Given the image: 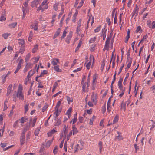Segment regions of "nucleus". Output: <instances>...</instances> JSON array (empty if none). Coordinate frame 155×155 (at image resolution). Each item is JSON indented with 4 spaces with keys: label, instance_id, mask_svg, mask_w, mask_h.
Listing matches in <instances>:
<instances>
[{
    "label": "nucleus",
    "instance_id": "40",
    "mask_svg": "<svg viewBox=\"0 0 155 155\" xmlns=\"http://www.w3.org/2000/svg\"><path fill=\"white\" fill-rule=\"evenodd\" d=\"M30 56L31 54L30 53H29L28 54L26 55L25 59V61H27L28 60H29Z\"/></svg>",
    "mask_w": 155,
    "mask_h": 155
},
{
    "label": "nucleus",
    "instance_id": "60",
    "mask_svg": "<svg viewBox=\"0 0 155 155\" xmlns=\"http://www.w3.org/2000/svg\"><path fill=\"white\" fill-rule=\"evenodd\" d=\"M148 36H147V35H144L143 38L140 41V42H142L144 40H145L147 38Z\"/></svg>",
    "mask_w": 155,
    "mask_h": 155
},
{
    "label": "nucleus",
    "instance_id": "10",
    "mask_svg": "<svg viewBox=\"0 0 155 155\" xmlns=\"http://www.w3.org/2000/svg\"><path fill=\"white\" fill-rule=\"evenodd\" d=\"M59 60L58 59L53 58L51 61V63L54 66L57 65V64L59 63Z\"/></svg>",
    "mask_w": 155,
    "mask_h": 155
},
{
    "label": "nucleus",
    "instance_id": "63",
    "mask_svg": "<svg viewBox=\"0 0 155 155\" xmlns=\"http://www.w3.org/2000/svg\"><path fill=\"white\" fill-rule=\"evenodd\" d=\"M91 62H89L87 64V65H86V67L87 68V69H90V66L91 65Z\"/></svg>",
    "mask_w": 155,
    "mask_h": 155
},
{
    "label": "nucleus",
    "instance_id": "54",
    "mask_svg": "<svg viewBox=\"0 0 155 155\" xmlns=\"http://www.w3.org/2000/svg\"><path fill=\"white\" fill-rule=\"evenodd\" d=\"M97 79V74H94L93 76V84H94V83L95 81Z\"/></svg>",
    "mask_w": 155,
    "mask_h": 155
},
{
    "label": "nucleus",
    "instance_id": "57",
    "mask_svg": "<svg viewBox=\"0 0 155 155\" xmlns=\"http://www.w3.org/2000/svg\"><path fill=\"white\" fill-rule=\"evenodd\" d=\"M117 13L116 12L115 13V16L114 18V23L116 24L117 23Z\"/></svg>",
    "mask_w": 155,
    "mask_h": 155
},
{
    "label": "nucleus",
    "instance_id": "25",
    "mask_svg": "<svg viewBox=\"0 0 155 155\" xmlns=\"http://www.w3.org/2000/svg\"><path fill=\"white\" fill-rule=\"evenodd\" d=\"M106 31H107V29H105V28H104V29H102L101 35L106 36Z\"/></svg>",
    "mask_w": 155,
    "mask_h": 155
},
{
    "label": "nucleus",
    "instance_id": "3",
    "mask_svg": "<svg viewBox=\"0 0 155 155\" xmlns=\"http://www.w3.org/2000/svg\"><path fill=\"white\" fill-rule=\"evenodd\" d=\"M37 66V64H36L35 66V68L33 69V71L32 70H30L28 72V75L27 78L29 79V78H31L35 72V69L36 68Z\"/></svg>",
    "mask_w": 155,
    "mask_h": 155
},
{
    "label": "nucleus",
    "instance_id": "9",
    "mask_svg": "<svg viewBox=\"0 0 155 155\" xmlns=\"http://www.w3.org/2000/svg\"><path fill=\"white\" fill-rule=\"evenodd\" d=\"M25 135H21L20 138V142L21 145H22L25 143Z\"/></svg>",
    "mask_w": 155,
    "mask_h": 155
},
{
    "label": "nucleus",
    "instance_id": "4",
    "mask_svg": "<svg viewBox=\"0 0 155 155\" xmlns=\"http://www.w3.org/2000/svg\"><path fill=\"white\" fill-rule=\"evenodd\" d=\"M82 86V90L84 92H86L87 91V90L88 87L89 86V84L88 82H85L83 84H81Z\"/></svg>",
    "mask_w": 155,
    "mask_h": 155
},
{
    "label": "nucleus",
    "instance_id": "64",
    "mask_svg": "<svg viewBox=\"0 0 155 155\" xmlns=\"http://www.w3.org/2000/svg\"><path fill=\"white\" fill-rule=\"evenodd\" d=\"M153 29L155 28V21H153L152 23L151 28Z\"/></svg>",
    "mask_w": 155,
    "mask_h": 155
},
{
    "label": "nucleus",
    "instance_id": "46",
    "mask_svg": "<svg viewBox=\"0 0 155 155\" xmlns=\"http://www.w3.org/2000/svg\"><path fill=\"white\" fill-rule=\"evenodd\" d=\"M125 89V87H124L123 89L122 90H120L121 91H122L121 93L119 95V96L121 97L124 94Z\"/></svg>",
    "mask_w": 155,
    "mask_h": 155
},
{
    "label": "nucleus",
    "instance_id": "26",
    "mask_svg": "<svg viewBox=\"0 0 155 155\" xmlns=\"http://www.w3.org/2000/svg\"><path fill=\"white\" fill-rule=\"evenodd\" d=\"M61 101H62V100H60L59 101H58L57 102L55 108V109H58L59 107L60 106V105L61 104Z\"/></svg>",
    "mask_w": 155,
    "mask_h": 155
},
{
    "label": "nucleus",
    "instance_id": "53",
    "mask_svg": "<svg viewBox=\"0 0 155 155\" xmlns=\"http://www.w3.org/2000/svg\"><path fill=\"white\" fill-rule=\"evenodd\" d=\"M7 75H3L2 76V80L3 83H4L5 82L6 78Z\"/></svg>",
    "mask_w": 155,
    "mask_h": 155
},
{
    "label": "nucleus",
    "instance_id": "51",
    "mask_svg": "<svg viewBox=\"0 0 155 155\" xmlns=\"http://www.w3.org/2000/svg\"><path fill=\"white\" fill-rule=\"evenodd\" d=\"M134 146L135 149V153H137V151L139 150V147L137 146L136 144H135L134 145Z\"/></svg>",
    "mask_w": 155,
    "mask_h": 155
},
{
    "label": "nucleus",
    "instance_id": "14",
    "mask_svg": "<svg viewBox=\"0 0 155 155\" xmlns=\"http://www.w3.org/2000/svg\"><path fill=\"white\" fill-rule=\"evenodd\" d=\"M72 130L73 131V135H74V134L78 132V130L76 127H75V125L73 126L72 127Z\"/></svg>",
    "mask_w": 155,
    "mask_h": 155
},
{
    "label": "nucleus",
    "instance_id": "28",
    "mask_svg": "<svg viewBox=\"0 0 155 155\" xmlns=\"http://www.w3.org/2000/svg\"><path fill=\"white\" fill-rule=\"evenodd\" d=\"M72 108L71 107H70L67 110V112L66 113V114L68 116V117L69 118V115L71 114V112Z\"/></svg>",
    "mask_w": 155,
    "mask_h": 155
},
{
    "label": "nucleus",
    "instance_id": "45",
    "mask_svg": "<svg viewBox=\"0 0 155 155\" xmlns=\"http://www.w3.org/2000/svg\"><path fill=\"white\" fill-rule=\"evenodd\" d=\"M102 113L103 114H104L105 112L106 111V106H105V104H104V106H103L102 107Z\"/></svg>",
    "mask_w": 155,
    "mask_h": 155
},
{
    "label": "nucleus",
    "instance_id": "39",
    "mask_svg": "<svg viewBox=\"0 0 155 155\" xmlns=\"http://www.w3.org/2000/svg\"><path fill=\"white\" fill-rule=\"evenodd\" d=\"M101 27V25H100L96 29H95L94 30V32L95 33L98 32L100 31Z\"/></svg>",
    "mask_w": 155,
    "mask_h": 155
},
{
    "label": "nucleus",
    "instance_id": "43",
    "mask_svg": "<svg viewBox=\"0 0 155 155\" xmlns=\"http://www.w3.org/2000/svg\"><path fill=\"white\" fill-rule=\"evenodd\" d=\"M138 6L137 5V4L136 5V8L135 9H134L133 11V12H135V13H136V15H137L138 12Z\"/></svg>",
    "mask_w": 155,
    "mask_h": 155
},
{
    "label": "nucleus",
    "instance_id": "13",
    "mask_svg": "<svg viewBox=\"0 0 155 155\" xmlns=\"http://www.w3.org/2000/svg\"><path fill=\"white\" fill-rule=\"evenodd\" d=\"M126 103H124L123 101L122 102L121 105V110H123L124 111L126 109Z\"/></svg>",
    "mask_w": 155,
    "mask_h": 155
},
{
    "label": "nucleus",
    "instance_id": "29",
    "mask_svg": "<svg viewBox=\"0 0 155 155\" xmlns=\"http://www.w3.org/2000/svg\"><path fill=\"white\" fill-rule=\"evenodd\" d=\"M129 73H127L126 74V77L124 79V82H123V84L124 85H125L126 84V82L127 80V79L129 76Z\"/></svg>",
    "mask_w": 155,
    "mask_h": 155
},
{
    "label": "nucleus",
    "instance_id": "35",
    "mask_svg": "<svg viewBox=\"0 0 155 155\" xmlns=\"http://www.w3.org/2000/svg\"><path fill=\"white\" fill-rule=\"evenodd\" d=\"M29 104H27L25 106V113H26L28 110V107Z\"/></svg>",
    "mask_w": 155,
    "mask_h": 155
},
{
    "label": "nucleus",
    "instance_id": "6",
    "mask_svg": "<svg viewBox=\"0 0 155 155\" xmlns=\"http://www.w3.org/2000/svg\"><path fill=\"white\" fill-rule=\"evenodd\" d=\"M72 33L71 31L69 32V34L68 35L65 40V41L68 44H69L70 42V40L72 37Z\"/></svg>",
    "mask_w": 155,
    "mask_h": 155
},
{
    "label": "nucleus",
    "instance_id": "16",
    "mask_svg": "<svg viewBox=\"0 0 155 155\" xmlns=\"http://www.w3.org/2000/svg\"><path fill=\"white\" fill-rule=\"evenodd\" d=\"M29 128L28 127V126H26L25 127L23 130L21 134V135H25V133L26 132V131L28 130Z\"/></svg>",
    "mask_w": 155,
    "mask_h": 155
},
{
    "label": "nucleus",
    "instance_id": "1",
    "mask_svg": "<svg viewBox=\"0 0 155 155\" xmlns=\"http://www.w3.org/2000/svg\"><path fill=\"white\" fill-rule=\"evenodd\" d=\"M23 86L21 84H19L17 91L15 92V94L16 93L17 97H24L23 93L22 92Z\"/></svg>",
    "mask_w": 155,
    "mask_h": 155
},
{
    "label": "nucleus",
    "instance_id": "22",
    "mask_svg": "<svg viewBox=\"0 0 155 155\" xmlns=\"http://www.w3.org/2000/svg\"><path fill=\"white\" fill-rule=\"evenodd\" d=\"M38 45L37 44L36 45L34 46V48H33L32 51L33 53H35L36 52L38 49Z\"/></svg>",
    "mask_w": 155,
    "mask_h": 155
},
{
    "label": "nucleus",
    "instance_id": "32",
    "mask_svg": "<svg viewBox=\"0 0 155 155\" xmlns=\"http://www.w3.org/2000/svg\"><path fill=\"white\" fill-rule=\"evenodd\" d=\"M96 118V117L94 115H93L92 118L90 120L89 124L92 125L93 124V120Z\"/></svg>",
    "mask_w": 155,
    "mask_h": 155
},
{
    "label": "nucleus",
    "instance_id": "55",
    "mask_svg": "<svg viewBox=\"0 0 155 155\" xmlns=\"http://www.w3.org/2000/svg\"><path fill=\"white\" fill-rule=\"evenodd\" d=\"M48 105H46L43 106L42 110L43 112H44L46 110L47 108L48 107Z\"/></svg>",
    "mask_w": 155,
    "mask_h": 155
},
{
    "label": "nucleus",
    "instance_id": "44",
    "mask_svg": "<svg viewBox=\"0 0 155 155\" xmlns=\"http://www.w3.org/2000/svg\"><path fill=\"white\" fill-rule=\"evenodd\" d=\"M96 38L95 37L91 38L89 41V42L90 43H92L94 42L95 41Z\"/></svg>",
    "mask_w": 155,
    "mask_h": 155
},
{
    "label": "nucleus",
    "instance_id": "18",
    "mask_svg": "<svg viewBox=\"0 0 155 155\" xmlns=\"http://www.w3.org/2000/svg\"><path fill=\"white\" fill-rule=\"evenodd\" d=\"M25 51V46H21L20 48L19 53L23 54Z\"/></svg>",
    "mask_w": 155,
    "mask_h": 155
},
{
    "label": "nucleus",
    "instance_id": "61",
    "mask_svg": "<svg viewBox=\"0 0 155 155\" xmlns=\"http://www.w3.org/2000/svg\"><path fill=\"white\" fill-rule=\"evenodd\" d=\"M109 48V45H108L107 44H105L104 48V50H108Z\"/></svg>",
    "mask_w": 155,
    "mask_h": 155
},
{
    "label": "nucleus",
    "instance_id": "33",
    "mask_svg": "<svg viewBox=\"0 0 155 155\" xmlns=\"http://www.w3.org/2000/svg\"><path fill=\"white\" fill-rule=\"evenodd\" d=\"M53 141V139L51 140L50 141H49L47 142L46 144V147H49L51 144V143Z\"/></svg>",
    "mask_w": 155,
    "mask_h": 155
},
{
    "label": "nucleus",
    "instance_id": "8",
    "mask_svg": "<svg viewBox=\"0 0 155 155\" xmlns=\"http://www.w3.org/2000/svg\"><path fill=\"white\" fill-rule=\"evenodd\" d=\"M5 11L3 12V14L0 17V21H3L6 20V17Z\"/></svg>",
    "mask_w": 155,
    "mask_h": 155
},
{
    "label": "nucleus",
    "instance_id": "15",
    "mask_svg": "<svg viewBox=\"0 0 155 155\" xmlns=\"http://www.w3.org/2000/svg\"><path fill=\"white\" fill-rule=\"evenodd\" d=\"M119 117L118 114H117L113 120V124H114L117 122L118 120Z\"/></svg>",
    "mask_w": 155,
    "mask_h": 155
},
{
    "label": "nucleus",
    "instance_id": "2",
    "mask_svg": "<svg viewBox=\"0 0 155 155\" xmlns=\"http://www.w3.org/2000/svg\"><path fill=\"white\" fill-rule=\"evenodd\" d=\"M23 59H21L19 60V61L18 62V65L17 66V68H16L15 71L14 72L15 74L18 72V71H19V70H20V69L21 68V64L22 63H23Z\"/></svg>",
    "mask_w": 155,
    "mask_h": 155
},
{
    "label": "nucleus",
    "instance_id": "36",
    "mask_svg": "<svg viewBox=\"0 0 155 155\" xmlns=\"http://www.w3.org/2000/svg\"><path fill=\"white\" fill-rule=\"evenodd\" d=\"M28 2L29 1L28 0L27 1V0H26V1L23 4L25 9L27 8V7L28 6Z\"/></svg>",
    "mask_w": 155,
    "mask_h": 155
},
{
    "label": "nucleus",
    "instance_id": "17",
    "mask_svg": "<svg viewBox=\"0 0 155 155\" xmlns=\"http://www.w3.org/2000/svg\"><path fill=\"white\" fill-rule=\"evenodd\" d=\"M82 42V41H80L79 42L78 44V46L76 48L75 50V52H76L79 50L80 47L81 46Z\"/></svg>",
    "mask_w": 155,
    "mask_h": 155
},
{
    "label": "nucleus",
    "instance_id": "56",
    "mask_svg": "<svg viewBox=\"0 0 155 155\" xmlns=\"http://www.w3.org/2000/svg\"><path fill=\"white\" fill-rule=\"evenodd\" d=\"M66 33L67 32L65 30L64 31L63 35L61 37V39L66 36Z\"/></svg>",
    "mask_w": 155,
    "mask_h": 155
},
{
    "label": "nucleus",
    "instance_id": "34",
    "mask_svg": "<svg viewBox=\"0 0 155 155\" xmlns=\"http://www.w3.org/2000/svg\"><path fill=\"white\" fill-rule=\"evenodd\" d=\"M98 145L99 147L100 151L101 153V150L102 148V142L101 141H99L98 143Z\"/></svg>",
    "mask_w": 155,
    "mask_h": 155
},
{
    "label": "nucleus",
    "instance_id": "42",
    "mask_svg": "<svg viewBox=\"0 0 155 155\" xmlns=\"http://www.w3.org/2000/svg\"><path fill=\"white\" fill-rule=\"evenodd\" d=\"M118 88L120 90H122L123 89V85L122 83H118Z\"/></svg>",
    "mask_w": 155,
    "mask_h": 155
},
{
    "label": "nucleus",
    "instance_id": "7",
    "mask_svg": "<svg viewBox=\"0 0 155 155\" xmlns=\"http://www.w3.org/2000/svg\"><path fill=\"white\" fill-rule=\"evenodd\" d=\"M12 84L9 85L7 89V96H10L9 95L13 91L12 90Z\"/></svg>",
    "mask_w": 155,
    "mask_h": 155
},
{
    "label": "nucleus",
    "instance_id": "11",
    "mask_svg": "<svg viewBox=\"0 0 155 155\" xmlns=\"http://www.w3.org/2000/svg\"><path fill=\"white\" fill-rule=\"evenodd\" d=\"M58 65H57V66H54L53 68L56 71L58 72H61L62 71V70L60 69Z\"/></svg>",
    "mask_w": 155,
    "mask_h": 155
},
{
    "label": "nucleus",
    "instance_id": "24",
    "mask_svg": "<svg viewBox=\"0 0 155 155\" xmlns=\"http://www.w3.org/2000/svg\"><path fill=\"white\" fill-rule=\"evenodd\" d=\"M17 24V22H14V23H13L11 24H9V26L11 28H14L16 25Z\"/></svg>",
    "mask_w": 155,
    "mask_h": 155
},
{
    "label": "nucleus",
    "instance_id": "5",
    "mask_svg": "<svg viewBox=\"0 0 155 155\" xmlns=\"http://www.w3.org/2000/svg\"><path fill=\"white\" fill-rule=\"evenodd\" d=\"M40 3L39 0H34L31 3V6L33 8L34 7H37V6Z\"/></svg>",
    "mask_w": 155,
    "mask_h": 155
},
{
    "label": "nucleus",
    "instance_id": "47",
    "mask_svg": "<svg viewBox=\"0 0 155 155\" xmlns=\"http://www.w3.org/2000/svg\"><path fill=\"white\" fill-rule=\"evenodd\" d=\"M67 100L68 101V103L69 104H70V102H72L73 101V99L71 97H67Z\"/></svg>",
    "mask_w": 155,
    "mask_h": 155
},
{
    "label": "nucleus",
    "instance_id": "58",
    "mask_svg": "<svg viewBox=\"0 0 155 155\" xmlns=\"http://www.w3.org/2000/svg\"><path fill=\"white\" fill-rule=\"evenodd\" d=\"M124 64L122 65V66L120 67L119 69V71L118 74V75H119L121 73L123 69V68L124 67Z\"/></svg>",
    "mask_w": 155,
    "mask_h": 155
},
{
    "label": "nucleus",
    "instance_id": "30",
    "mask_svg": "<svg viewBox=\"0 0 155 155\" xmlns=\"http://www.w3.org/2000/svg\"><path fill=\"white\" fill-rule=\"evenodd\" d=\"M47 73L48 72L46 70H44L41 73L40 75L38 76V77L39 78L41 77L44 75L47 74Z\"/></svg>",
    "mask_w": 155,
    "mask_h": 155
},
{
    "label": "nucleus",
    "instance_id": "59",
    "mask_svg": "<svg viewBox=\"0 0 155 155\" xmlns=\"http://www.w3.org/2000/svg\"><path fill=\"white\" fill-rule=\"evenodd\" d=\"M20 120L21 123L22 124H23L25 122H26L25 118L24 117H22Z\"/></svg>",
    "mask_w": 155,
    "mask_h": 155
},
{
    "label": "nucleus",
    "instance_id": "62",
    "mask_svg": "<svg viewBox=\"0 0 155 155\" xmlns=\"http://www.w3.org/2000/svg\"><path fill=\"white\" fill-rule=\"evenodd\" d=\"M39 57H34V59H35V61H34V63H37L39 59Z\"/></svg>",
    "mask_w": 155,
    "mask_h": 155
},
{
    "label": "nucleus",
    "instance_id": "21",
    "mask_svg": "<svg viewBox=\"0 0 155 155\" xmlns=\"http://www.w3.org/2000/svg\"><path fill=\"white\" fill-rule=\"evenodd\" d=\"M68 127V126H67L66 127V125H64L63 128L64 134L65 136V137L67 133L68 132V131L66 132L67 129Z\"/></svg>",
    "mask_w": 155,
    "mask_h": 155
},
{
    "label": "nucleus",
    "instance_id": "48",
    "mask_svg": "<svg viewBox=\"0 0 155 155\" xmlns=\"http://www.w3.org/2000/svg\"><path fill=\"white\" fill-rule=\"evenodd\" d=\"M7 102V100H6L5 101L4 103V108L3 110V111H5L8 108V107L6 104V103Z\"/></svg>",
    "mask_w": 155,
    "mask_h": 155
},
{
    "label": "nucleus",
    "instance_id": "37",
    "mask_svg": "<svg viewBox=\"0 0 155 155\" xmlns=\"http://www.w3.org/2000/svg\"><path fill=\"white\" fill-rule=\"evenodd\" d=\"M105 60H104L103 61L101 64V70H102L104 67L105 65Z\"/></svg>",
    "mask_w": 155,
    "mask_h": 155
},
{
    "label": "nucleus",
    "instance_id": "49",
    "mask_svg": "<svg viewBox=\"0 0 155 155\" xmlns=\"http://www.w3.org/2000/svg\"><path fill=\"white\" fill-rule=\"evenodd\" d=\"M25 9L24 7L23 6L22 7V11L23 12V15L22 17V19H23L25 16V15L26 13H25Z\"/></svg>",
    "mask_w": 155,
    "mask_h": 155
},
{
    "label": "nucleus",
    "instance_id": "27",
    "mask_svg": "<svg viewBox=\"0 0 155 155\" xmlns=\"http://www.w3.org/2000/svg\"><path fill=\"white\" fill-rule=\"evenodd\" d=\"M59 4V3L58 2L56 3L54 5L53 8L55 11H57L58 10Z\"/></svg>",
    "mask_w": 155,
    "mask_h": 155
},
{
    "label": "nucleus",
    "instance_id": "12",
    "mask_svg": "<svg viewBox=\"0 0 155 155\" xmlns=\"http://www.w3.org/2000/svg\"><path fill=\"white\" fill-rule=\"evenodd\" d=\"M60 30L61 29L60 28H59L58 29L57 31L55 33V34H54V39L58 36L60 32Z\"/></svg>",
    "mask_w": 155,
    "mask_h": 155
},
{
    "label": "nucleus",
    "instance_id": "41",
    "mask_svg": "<svg viewBox=\"0 0 155 155\" xmlns=\"http://www.w3.org/2000/svg\"><path fill=\"white\" fill-rule=\"evenodd\" d=\"M58 147L57 146H56L55 147H54V148L53 150V152L54 154H56L57 153L58 151Z\"/></svg>",
    "mask_w": 155,
    "mask_h": 155
},
{
    "label": "nucleus",
    "instance_id": "52",
    "mask_svg": "<svg viewBox=\"0 0 155 155\" xmlns=\"http://www.w3.org/2000/svg\"><path fill=\"white\" fill-rule=\"evenodd\" d=\"M151 21L150 20H148L147 21V24L148 26L149 27V28H151Z\"/></svg>",
    "mask_w": 155,
    "mask_h": 155
},
{
    "label": "nucleus",
    "instance_id": "31",
    "mask_svg": "<svg viewBox=\"0 0 155 155\" xmlns=\"http://www.w3.org/2000/svg\"><path fill=\"white\" fill-rule=\"evenodd\" d=\"M19 41H20V42H18V44L19 45H21V46H22L25 43L24 40L23 39H18Z\"/></svg>",
    "mask_w": 155,
    "mask_h": 155
},
{
    "label": "nucleus",
    "instance_id": "19",
    "mask_svg": "<svg viewBox=\"0 0 155 155\" xmlns=\"http://www.w3.org/2000/svg\"><path fill=\"white\" fill-rule=\"evenodd\" d=\"M40 129V127H38L36 128L34 132V134L35 136H37L38 135Z\"/></svg>",
    "mask_w": 155,
    "mask_h": 155
},
{
    "label": "nucleus",
    "instance_id": "50",
    "mask_svg": "<svg viewBox=\"0 0 155 155\" xmlns=\"http://www.w3.org/2000/svg\"><path fill=\"white\" fill-rule=\"evenodd\" d=\"M61 124V120L59 119H58L56 123L55 124V125L56 126H58Z\"/></svg>",
    "mask_w": 155,
    "mask_h": 155
},
{
    "label": "nucleus",
    "instance_id": "20",
    "mask_svg": "<svg viewBox=\"0 0 155 155\" xmlns=\"http://www.w3.org/2000/svg\"><path fill=\"white\" fill-rule=\"evenodd\" d=\"M33 36V33L32 31H30L29 33V35L28 37V41L31 42V39L32 38V37Z\"/></svg>",
    "mask_w": 155,
    "mask_h": 155
},
{
    "label": "nucleus",
    "instance_id": "38",
    "mask_svg": "<svg viewBox=\"0 0 155 155\" xmlns=\"http://www.w3.org/2000/svg\"><path fill=\"white\" fill-rule=\"evenodd\" d=\"M10 35V34L4 33L2 35V37L5 39H6Z\"/></svg>",
    "mask_w": 155,
    "mask_h": 155
},
{
    "label": "nucleus",
    "instance_id": "23",
    "mask_svg": "<svg viewBox=\"0 0 155 155\" xmlns=\"http://www.w3.org/2000/svg\"><path fill=\"white\" fill-rule=\"evenodd\" d=\"M117 134L118 135L116 136V138L118 139V140H120L123 139L121 136H120V135L121 134V133L119 132H117Z\"/></svg>",
    "mask_w": 155,
    "mask_h": 155
}]
</instances>
